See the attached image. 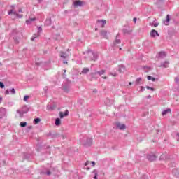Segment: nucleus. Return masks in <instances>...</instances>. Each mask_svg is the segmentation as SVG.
Here are the masks:
<instances>
[{
	"instance_id": "f257e3e1",
	"label": "nucleus",
	"mask_w": 179,
	"mask_h": 179,
	"mask_svg": "<svg viewBox=\"0 0 179 179\" xmlns=\"http://www.w3.org/2000/svg\"><path fill=\"white\" fill-rule=\"evenodd\" d=\"M22 33L17 29H13L11 34V37L14 40L15 44H19V37H20Z\"/></svg>"
},
{
	"instance_id": "f03ea898",
	"label": "nucleus",
	"mask_w": 179,
	"mask_h": 179,
	"mask_svg": "<svg viewBox=\"0 0 179 179\" xmlns=\"http://www.w3.org/2000/svg\"><path fill=\"white\" fill-rule=\"evenodd\" d=\"M29 112V108L27 106H23L21 109L17 110V114H19L20 118H23V115Z\"/></svg>"
},
{
	"instance_id": "7ed1b4c3",
	"label": "nucleus",
	"mask_w": 179,
	"mask_h": 179,
	"mask_svg": "<svg viewBox=\"0 0 179 179\" xmlns=\"http://www.w3.org/2000/svg\"><path fill=\"white\" fill-rule=\"evenodd\" d=\"M87 54L88 55V57L90 59V61H97V54L93 52L92 50H89L87 52Z\"/></svg>"
},
{
	"instance_id": "20e7f679",
	"label": "nucleus",
	"mask_w": 179,
	"mask_h": 179,
	"mask_svg": "<svg viewBox=\"0 0 179 179\" xmlns=\"http://www.w3.org/2000/svg\"><path fill=\"white\" fill-rule=\"evenodd\" d=\"M92 143L93 140L91 138H87L86 141H85L84 138L83 141H82V145L84 146V148H89V146H92Z\"/></svg>"
},
{
	"instance_id": "39448f33",
	"label": "nucleus",
	"mask_w": 179,
	"mask_h": 179,
	"mask_svg": "<svg viewBox=\"0 0 179 179\" xmlns=\"http://www.w3.org/2000/svg\"><path fill=\"white\" fill-rule=\"evenodd\" d=\"M114 125L116 127V128H117V129H120L121 131L127 129V126H125L124 124H121L120 122H115Z\"/></svg>"
},
{
	"instance_id": "423d86ee",
	"label": "nucleus",
	"mask_w": 179,
	"mask_h": 179,
	"mask_svg": "<svg viewBox=\"0 0 179 179\" xmlns=\"http://www.w3.org/2000/svg\"><path fill=\"white\" fill-rule=\"evenodd\" d=\"M43 31V28L41 27H38L37 34H34V36L31 38V41H34V39L37 38V37L40 36V33Z\"/></svg>"
},
{
	"instance_id": "0eeeda50",
	"label": "nucleus",
	"mask_w": 179,
	"mask_h": 179,
	"mask_svg": "<svg viewBox=\"0 0 179 179\" xmlns=\"http://www.w3.org/2000/svg\"><path fill=\"white\" fill-rule=\"evenodd\" d=\"M147 159L149 162H155V160L157 159V157L155 154H148L147 155Z\"/></svg>"
},
{
	"instance_id": "6e6552de",
	"label": "nucleus",
	"mask_w": 179,
	"mask_h": 179,
	"mask_svg": "<svg viewBox=\"0 0 179 179\" xmlns=\"http://www.w3.org/2000/svg\"><path fill=\"white\" fill-rule=\"evenodd\" d=\"M73 6L74 8H79L83 6V2H82V1L80 0H76L75 1H73Z\"/></svg>"
},
{
	"instance_id": "1a4fd4ad",
	"label": "nucleus",
	"mask_w": 179,
	"mask_h": 179,
	"mask_svg": "<svg viewBox=\"0 0 179 179\" xmlns=\"http://www.w3.org/2000/svg\"><path fill=\"white\" fill-rule=\"evenodd\" d=\"M69 115V110H66L64 113L63 112H59L60 118H64V117H68Z\"/></svg>"
},
{
	"instance_id": "9d476101",
	"label": "nucleus",
	"mask_w": 179,
	"mask_h": 179,
	"mask_svg": "<svg viewBox=\"0 0 179 179\" xmlns=\"http://www.w3.org/2000/svg\"><path fill=\"white\" fill-rule=\"evenodd\" d=\"M6 115V109L5 108H0V118Z\"/></svg>"
},
{
	"instance_id": "9b49d317",
	"label": "nucleus",
	"mask_w": 179,
	"mask_h": 179,
	"mask_svg": "<svg viewBox=\"0 0 179 179\" xmlns=\"http://www.w3.org/2000/svg\"><path fill=\"white\" fill-rule=\"evenodd\" d=\"M8 13V15H12V13H13L17 17H23V15L18 14L16 11H13V10H10Z\"/></svg>"
},
{
	"instance_id": "f8f14e48",
	"label": "nucleus",
	"mask_w": 179,
	"mask_h": 179,
	"mask_svg": "<svg viewBox=\"0 0 179 179\" xmlns=\"http://www.w3.org/2000/svg\"><path fill=\"white\" fill-rule=\"evenodd\" d=\"M120 38V34H117L116 36V39L113 43V45H117V44H121V40Z\"/></svg>"
},
{
	"instance_id": "ddd939ff",
	"label": "nucleus",
	"mask_w": 179,
	"mask_h": 179,
	"mask_svg": "<svg viewBox=\"0 0 179 179\" xmlns=\"http://www.w3.org/2000/svg\"><path fill=\"white\" fill-rule=\"evenodd\" d=\"M169 64L170 62H169V61H165L164 62H162L159 66L161 68H169Z\"/></svg>"
},
{
	"instance_id": "4468645a",
	"label": "nucleus",
	"mask_w": 179,
	"mask_h": 179,
	"mask_svg": "<svg viewBox=\"0 0 179 179\" xmlns=\"http://www.w3.org/2000/svg\"><path fill=\"white\" fill-rule=\"evenodd\" d=\"M100 35L103 37V38H108V36L107 35V31L102 30L100 31Z\"/></svg>"
},
{
	"instance_id": "2eb2a0df",
	"label": "nucleus",
	"mask_w": 179,
	"mask_h": 179,
	"mask_svg": "<svg viewBox=\"0 0 179 179\" xmlns=\"http://www.w3.org/2000/svg\"><path fill=\"white\" fill-rule=\"evenodd\" d=\"M151 37H156V36H159V32L155 29H152L150 32Z\"/></svg>"
},
{
	"instance_id": "dca6fc26",
	"label": "nucleus",
	"mask_w": 179,
	"mask_h": 179,
	"mask_svg": "<svg viewBox=\"0 0 179 179\" xmlns=\"http://www.w3.org/2000/svg\"><path fill=\"white\" fill-rule=\"evenodd\" d=\"M165 26H169V23H170V15H167L166 17V20L163 21Z\"/></svg>"
},
{
	"instance_id": "f3484780",
	"label": "nucleus",
	"mask_w": 179,
	"mask_h": 179,
	"mask_svg": "<svg viewBox=\"0 0 179 179\" xmlns=\"http://www.w3.org/2000/svg\"><path fill=\"white\" fill-rule=\"evenodd\" d=\"M106 73V70H101L100 71H96L94 73H92V75H99V76H101V75H104Z\"/></svg>"
},
{
	"instance_id": "a211bd4d",
	"label": "nucleus",
	"mask_w": 179,
	"mask_h": 179,
	"mask_svg": "<svg viewBox=\"0 0 179 179\" xmlns=\"http://www.w3.org/2000/svg\"><path fill=\"white\" fill-rule=\"evenodd\" d=\"M97 23H100L101 27H104V25L107 23V21L105 20H98Z\"/></svg>"
},
{
	"instance_id": "6ab92c4d",
	"label": "nucleus",
	"mask_w": 179,
	"mask_h": 179,
	"mask_svg": "<svg viewBox=\"0 0 179 179\" xmlns=\"http://www.w3.org/2000/svg\"><path fill=\"white\" fill-rule=\"evenodd\" d=\"M122 31L124 34H131L132 31L129 30V27H128V28H124Z\"/></svg>"
},
{
	"instance_id": "aec40b11",
	"label": "nucleus",
	"mask_w": 179,
	"mask_h": 179,
	"mask_svg": "<svg viewBox=\"0 0 179 179\" xmlns=\"http://www.w3.org/2000/svg\"><path fill=\"white\" fill-rule=\"evenodd\" d=\"M60 57L61 58H63V59H66V58H68V55L66 54V52H60Z\"/></svg>"
},
{
	"instance_id": "412c9836",
	"label": "nucleus",
	"mask_w": 179,
	"mask_h": 179,
	"mask_svg": "<svg viewBox=\"0 0 179 179\" xmlns=\"http://www.w3.org/2000/svg\"><path fill=\"white\" fill-rule=\"evenodd\" d=\"M47 110L49 111H53V110H55V106L54 105H48Z\"/></svg>"
},
{
	"instance_id": "4be33fe9",
	"label": "nucleus",
	"mask_w": 179,
	"mask_h": 179,
	"mask_svg": "<svg viewBox=\"0 0 179 179\" xmlns=\"http://www.w3.org/2000/svg\"><path fill=\"white\" fill-rule=\"evenodd\" d=\"M166 55L165 52H159L158 54V58H165Z\"/></svg>"
},
{
	"instance_id": "5701e85b",
	"label": "nucleus",
	"mask_w": 179,
	"mask_h": 179,
	"mask_svg": "<svg viewBox=\"0 0 179 179\" xmlns=\"http://www.w3.org/2000/svg\"><path fill=\"white\" fill-rule=\"evenodd\" d=\"M124 71H125V66L124 65H120L119 66V69H118V71L122 73V72H124Z\"/></svg>"
},
{
	"instance_id": "b1692460",
	"label": "nucleus",
	"mask_w": 179,
	"mask_h": 179,
	"mask_svg": "<svg viewBox=\"0 0 179 179\" xmlns=\"http://www.w3.org/2000/svg\"><path fill=\"white\" fill-rule=\"evenodd\" d=\"M90 71V69H89V68H84L83 69L81 73H83V75H86V73H89Z\"/></svg>"
},
{
	"instance_id": "393cba45",
	"label": "nucleus",
	"mask_w": 179,
	"mask_h": 179,
	"mask_svg": "<svg viewBox=\"0 0 179 179\" xmlns=\"http://www.w3.org/2000/svg\"><path fill=\"white\" fill-rule=\"evenodd\" d=\"M105 103L106 106H111L113 104V101L108 98L106 99Z\"/></svg>"
},
{
	"instance_id": "a878e982",
	"label": "nucleus",
	"mask_w": 179,
	"mask_h": 179,
	"mask_svg": "<svg viewBox=\"0 0 179 179\" xmlns=\"http://www.w3.org/2000/svg\"><path fill=\"white\" fill-rule=\"evenodd\" d=\"M51 18H47L45 22V26H51Z\"/></svg>"
},
{
	"instance_id": "bb28decb",
	"label": "nucleus",
	"mask_w": 179,
	"mask_h": 179,
	"mask_svg": "<svg viewBox=\"0 0 179 179\" xmlns=\"http://www.w3.org/2000/svg\"><path fill=\"white\" fill-rule=\"evenodd\" d=\"M170 113H171V109L167 108L162 112V115H166Z\"/></svg>"
},
{
	"instance_id": "cd10ccee",
	"label": "nucleus",
	"mask_w": 179,
	"mask_h": 179,
	"mask_svg": "<svg viewBox=\"0 0 179 179\" xmlns=\"http://www.w3.org/2000/svg\"><path fill=\"white\" fill-rule=\"evenodd\" d=\"M55 124L56 127H59V125H61V119L56 118Z\"/></svg>"
},
{
	"instance_id": "c85d7f7f",
	"label": "nucleus",
	"mask_w": 179,
	"mask_h": 179,
	"mask_svg": "<svg viewBox=\"0 0 179 179\" xmlns=\"http://www.w3.org/2000/svg\"><path fill=\"white\" fill-rule=\"evenodd\" d=\"M48 136H51V138H58V134H51V132H49V134H48Z\"/></svg>"
},
{
	"instance_id": "c756f323",
	"label": "nucleus",
	"mask_w": 179,
	"mask_h": 179,
	"mask_svg": "<svg viewBox=\"0 0 179 179\" xmlns=\"http://www.w3.org/2000/svg\"><path fill=\"white\" fill-rule=\"evenodd\" d=\"M40 121H41V120H40L39 117H36L34 120V124H35V125H36V124H38V122H40Z\"/></svg>"
},
{
	"instance_id": "7c9ffc66",
	"label": "nucleus",
	"mask_w": 179,
	"mask_h": 179,
	"mask_svg": "<svg viewBox=\"0 0 179 179\" xmlns=\"http://www.w3.org/2000/svg\"><path fill=\"white\" fill-rule=\"evenodd\" d=\"M141 82H142V78H138L136 79V85H141Z\"/></svg>"
},
{
	"instance_id": "2f4dec72",
	"label": "nucleus",
	"mask_w": 179,
	"mask_h": 179,
	"mask_svg": "<svg viewBox=\"0 0 179 179\" xmlns=\"http://www.w3.org/2000/svg\"><path fill=\"white\" fill-rule=\"evenodd\" d=\"M20 127H22V128H24V127H26L27 125V122H21L20 124Z\"/></svg>"
},
{
	"instance_id": "473e14b6",
	"label": "nucleus",
	"mask_w": 179,
	"mask_h": 179,
	"mask_svg": "<svg viewBox=\"0 0 179 179\" xmlns=\"http://www.w3.org/2000/svg\"><path fill=\"white\" fill-rule=\"evenodd\" d=\"M29 99H30V96L29 95H25L24 96V101H27V100H29Z\"/></svg>"
},
{
	"instance_id": "72a5a7b5",
	"label": "nucleus",
	"mask_w": 179,
	"mask_h": 179,
	"mask_svg": "<svg viewBox=\"0 0 179 179\" xmlns=\"http://www.w3.org/2000/svg\"><path fill=\"white\" fill-rule=\"evenodd\" d=\"M146 89H148V90H151L152 92H155V88L154 87L147 86Z\"/></svg>"
},
{
	"instance_id": "f704fd0d",
	"label": "nucleus",
	"mask_w": 179,
	"mask_h": 179,
	"mask_svg": "<svg viewBox=\"0 0 179 179\" xmlns=\"http://www.w3.org/2000/svg\"><path fill=\"white\" fill-rule=\"evenodd\" d=\"M0 87L1 89H3L5 87V84L3 82H0Z\"/></svg>"
},
{
	"instance_id": "c9c22d12",
	"label": "nucleus",
	"mask_w": 179,
	"mask_h": 179,
	"mask_svg": "<svg viewBox=\"0 0 179 179\" xmlns=\"http://www.w3.org/2000/svg\"><path fill=\"white\" fill-rule=\"evenodd\" d=\"M10 92L12 94H16V90H15V88H12L10 90Z\"/></svg>"
},
{
	"instance_id": "e433bc0d",
	"label": "nucleus",
	"mask_w": 179,
	"mask_h": 179,
	"mask_svg": "<svg viewBox=\"0 0 179 179\" xmlns=\"http://www.w3.org/2000/svg\"><path fill=\"white\" fill-rule=\"evenodd\" d=\"M92 173H94V176H98V171L97 169H94Z\"/></svg>"
},
{
	"instance_id": "4c0bfd02",
	"label": "nucleus",
	"mask_w": 179,
	"mask_h": 179,
	"mask_svg": "<svg viewBox=\"0 0 179 179\" xmlns=\"http://www.w3.org/2000/svg\"><path fill=\"white\" fill-rule=\"evenodd\" d=\"M45 174H47V176H51V171L48 169Z\"/></svg>"
},
{
	"instance_id": "58836bf2",
	"label": "nucleus",
	"mask_w": 179,
	"mask_h": 179,
	"mask_svg": "<svg viewBox=\"0 0 179 179\" xmlns=\"http://www.w3.org/2000/svg\"><path fill=\"white\" fill-rule=\"evenodd\" d=\"M27 24H31V21L29 19L26 20Z\"/></svg>"
},
{
	"instance_id": "ea45409f",
	"label": "nucleus",
	"mask_w": 179,
	"mask_h": 179,
	"mask_svg": "<svg viewBox=\"0 0 179 179\" xmlns=\"http://www.w3.org/2000/svg\"><path fill=\"white\" fill-rule=\"evenodd\" d=\"M175 82H176V83H179V78L178 77L175 78Z\"/></svg>"
},
{
	"instance_id": "a19ab883",
	"label": "nucleus",
	"mask_w": 179,
	"mask_h": 179,
	"mask_svg": "<svg viewBox=\"0 0 179 179\" xmlns=\"http://www.w3.org/2000/svg\"><path fill=\"white\" fill-rule=\"evenodd\" d=\"M140 92H145V87L141 86V90H140Z\"/></svg>"
},
{
	"instance_id": "79ce46f5",
	"label": "nucleus",
	"mask_w": 179,
	"mask_h": 179,
	"mask_svg": "<svg viewBox=\"0 0 179 179\" xmlns=\"http://www.w3.org/2000/svg\"><path fill=\"white\" fill-rule=\"evenodd\" d=\"M91 164H92V167H94L96 166V162L94 161H92Z\"/></svg>"
},
{
	"instance_id": "37998d69",
	"label": "nucleus",
	"mask_w": 179,
	"mask_h": 179,
	"mask_svg": "<svg viewBox=\"0 0 179 179\" xmlns=\"http://www.w3.org/2000/svg\"><path fill=\"white\" fill-rule=\"evenodd\" d=\"M144 69L146 71H150V67H148V66H144Z\"/></svg>"
},
{
	"instance_id": "c03bdc74",
	"label": "nucleus",
	"mask_w": 179,
	"mask_h": 179,
	"mask_svg": "<svg viewBox=\"0 0 179 179\" xmlns=\"http://www.w3.org/2000/svg\"><path fill=\"white\" fill-rule=\"evenodd\" d=\"M29 20H30L31 22H34V20H36V17H34V18L29 17Z\"/></svg>"
},
{
	"instance_id": "a18cd8bd",
	"label": "nucleus",
	"mask_w": 179,
	"mask_h": 179,
	"mask_svg": "<svg viewBox=\"0 0 179 179\" xmlns=\"http://www.w3.org/2000/svg\"><path fill=\"white\" fill-rule=\"evenodd\" d=\"M147 79L148 80H152V76H148Z\"/></svg>"
},
{
	"instance_id": "49530a36",
	"label": "nucleus",
	"mask_w": 179,
	"mask_h": 179,
	"mask_svg": "<svg viewBox=\"0 0 179 179\" xmlns=\"http://www.w3.org/2000/svg\"><path fill=\"white\" fill-rule=\"evenodd\" d=\"M5 94H6V95L9 94V90H6L5 91Z\"/></svg>"
},
{
	"instance_id": "de8ad7c7",
	"label": "nucleus",
	"mask_w": 179,
	"mask_h": 179,
	"mask_svg": "<svg viewBox=\"0 0 179 179\" xmlns=\"http://www.w3.org/2000/svg\"><path fill=\"white\" fill-rule=\"evenodd\" d=\"M136 20H138V19H137L136 17H134V18L133 19L134 23H136Z\"/></svg>"
},
{
	"instance_id": "09e8293b",
	"label": "nucleus",
	"mask_w": 179,
	"mask_h": 179,
	"mask_svg": "<svg viewBox=\"0 0 179 179\" xmlns=\"http://www.w3.org/2000/svg\"><path fill=\"white\" fill-rule=\"evenodd\" d=\"M154 27H157V26H159V23H155L153 24Z\"/></svg>"
},
{
	"instance_id": "8fccbe9b",
	"label": "nucleus",
	"mask_w": 179,
	"mask_h": 179,
	"mask_svg": "<svg viewBox=\"0 0 179 179\" xmlns=\"http://www.w3.org/2000/svg\"><path fill=\"white\" fill-rule=\"evenodd\" d=\"M151 80H152V82H156V78H155L153 77V78H151Z\"/></svg>"
},
{
	"instance_id": "3c124183",
	"label": "nucleus",
	"mask_w": 179,
	"mask_h": 179,
	"mask_svg": "<svg viewBox=\"0 0 179 179\" xmlns=\"http://www.w3.org/2000/svg\"><path fill=\"white\" fill-rule=\"evenodd\" d=\"M22 8H19V9H18V13H22Z\"/></svg>"
},
{
	"instance_id": "603ef678",
	"label": "nucleus",
	"mask_w": 179,
	"mask_h": 179,
	"mask_svg": "<svg viewBox=\"0 0 179 179\" xmlns=\"http://www.w3.org/2000/svg\"><path fill=\"white\" fill-rule=\"evenodd\" d=\"M24 156L25 157H27V159H29V157H30V156H29V155L26 156V153H24Z\"/></svg>"
},
{
	"instance_id": "864d4df0",
	"label": "nucleus",
	"mask_w": 179,
	"mask_h": 179,
	"mask_svg": "<svg viewBox=\"0 0 179 179\" xmlns=\"http://www.w3.org/2000/svg\"><path fill=\"white\" fill-rule=\"evenodd\" d=\"M89 164V161H87L85 163V166H87Z\"/></svg>"
},
{
	"instance_id": "5fc2aeb1",
	"label": "nucleus",
	"mask_w": 179,
	"mask_h": 179,
	"mask_svg": "<svg viewBox=\"0 0 179 179\" xmlns=\"http://www.w3.org/2000/svg\"><path fill=\"white\" fill-rule=\"evenodd\" d=\"M2 100H3V99H2V97L0 96V103H2Z\"/></svg>"
},
{
	"instance_id": "6e6d98bb",
	"label": "nucleus",
	"mask_w": 179,
	"mask_h": 179,
	"mask_svg": "<svg viewBox=\"0 0 179 179\" xmlns=\"http://www.w3.org/2000/svg\"><path fill=\"white\" fill-rule=\"evenodd\" d=\"M63 63L64 64H68V62H66V60H64Z\"/></svg>"
},
{
	"instance_id": "4d7b16f0",
	"label": "nucleus",
	"mask_w": 179,
	"mask_h": 179,
	"mask_svg": "<svg viewBox=\"0 0 179 179\" xmlns=\"http://www.w3.org/2000/svg\"><path fill=\"white\" fill-rule=\"evenodd\" d=\"M94 179H98V178H97V176L94 175Z\"/></svg>"
},
{
	"instance_id": "13d9d810",
	"label": "nucleus",
	"mask_w": 179,
	"mask_h": 179,
	"mask_svg": "<svg viewBox=\"0 0 179 179\" xmlns=\"http://www.w3.org/2000/svg\"><path fill=\"white\" fill-rule=\"evenodd\" d=\"M102 78H103V79H107V77H106V76H105V77H102Z\"/></svg>"
},
{
	"instance_id": "bf43d9fd",
	"label": "nucleus",
	"mask_w": 179,
	"mask_h": 179,
	"mask_svg": "<svg viewBox=\"0 0 179 179\" xmlns=\"http://www.w3.org/2000/svg\"><path fill=\"white\" fill-rule=\"evenodd\" d=\"M177 136H178V138H179V133H177Z\"/></svg>"
},
{
	"instance_id": "052dcab7",
	"label": "nucleus",
	"mask_w": 179,
	"mask_h": 179,
	"mask_svg": "<svg viewBox=\"0 0 179 179\" xmlns=\"http://www.w3.org/2000/svg\"><path fill=\"white\" fill-rule=\"evenodd\" d=\"M129 85H132V83H131V82H130V83H129Z\"/></svg>"
},
{
	"instance_id": "680f3d73",
	"label": "nucleus",
	"mask_w": 179,
	"mask_h": 179,
	"mask_svg": "<svg viewBox=\"0 0 179 179\" xmlns=\"http://www.w3.org/2000/svg\"><path fill=\"white\" fill-rule=\"evenodd\" d=\"M47 149H50V146H47Z\"/></svg>"
},
{
	"instance_id": "e2e57ef3",
	"label": "nucleus",
	"mask_w": 179,
	"mask_h": 179,
	"mask_svg": "<svg viewBox=\"0 0 179 179\" xmlns=\"http://www.w3.org/2000/svg\"><path fill=\"white\" fill-rule=\"evenodd\" d=\"M87 170H90V168H87Z\"/></svg>"
},
{
	"instance_id": "0e129e2a",
	"label": "nucleus",
	"mask_w": 179,
	"mask_h": 179,
	"mask_svg": "<svg viewBox=\"0 0 179 179\" xmlns=\"http://www.w3.org/2000/svg\"><path fill=\"white\" fill-rule=\"evenodd\" d=\"M64 72H66V70H64Z\"/></svg>"
},
{
	"instance_id": "69168bd1",
	"label": "nucleus",
	"mask_w": 179,
	"mask_h": 179,
	"mask_svg": "<svg viewBox=\"0 0 179 179\" xmlns=\"http://www.w3.org/2000/svg\"><path fill=\"white\" fill-rule=\"evenodd\" d=\"M120 50H122V48H120Z\"/></svg>"
},
{
	"instance_id": "338daca9",
	"label": "nucleus",
	"mask_w": 179,
	"mask_h": 179,
	"mask_svg": "<svg viewBox=\"0 0 179 179\" xmlns=\"http://www.w3.org/2000/svg\"><path fill=\"white\" fill-rule=\"evenodd\" d=\"M67 51H69V49H68Z\"/></svg>"
},
{
	"instance_id": "774afa93",
	"label": "nucleus",
	"mask_w": 179,
	"mask_h": 179,
	"mask_svg": "<svg viewBox=\"0 0 179 179\" xmlns=\"http://www.w3.org/2000/svg\"><path fill=\"white\" fill-rule=\"evenodd\" d=\"M177 141H179V138H178V139H177Z\"/></svg>"
}]
</instances>
